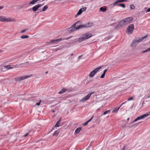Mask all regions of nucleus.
<instances>
[{
  "mask_svg": "<svg viewBox=\"0 0 150 150\" xmlns=\"http://www.w3.org/2000/svg\"><path fill=\"white\" fill-rule=\"evenodd\" d=\"M11 21L10 18H6L4 16H0V21L3 22H9Z\"/></svg>",
  "mask_w": 150,
  "mask_h": 150,
  "instance_id": "obj_9",
  "label": "nucleus"
},
{
  "mask_svg": "<svg viewBox=\"0 0 150 150\" xmlns=\"http://www.w3.org/2000/svg\"><path fill=\"white\" fill-rule=\"evenodd\" d=\"M119 1V0H117V1L114 2L113 4V6H115L116 5H117V4H117V3H120V1Z\"/></svg>",
  "mask_w": 150,
  "mask_h": 150,
  "instance_id": "obj_30",
  "label": "nucleus"
},
{
  "mask_svg": "<svg viewBox=\"0 0 150 150\" xmlns=\"http://www.w3.org/2000/svg\"><path fill=\"white\" fill-rule=\"evenodd\" d=\"M81 129L82 128L81 127H79L77 128L75 130V133H76V134H78L81 130Z\"/></svg>",
  "mask_w": 150,
  "mask_h": 150,
  "instance_id": "obj_20",
  "label": "nucleus"
},
{
  "mask_svg": "<svg viewBox=\"0 0 150 150\" xmlns=\"http://www.w3.org/2000/svg\"><path fill=\"white\" fill-rule=\"evenodd\" d=\"M48 6L47 5H46L44 6L42 9L40 11V12H41L42 11H46L48 8Z\"/></svg>",
  "mask_w": 150,
  "mask_h": 150,
  "instance_id": "obj_22",
  "label": "nucleus"
},
{
  "mask_svg": "<svg viewBox=\"0 0 150 150\" xmlns=\"http://www.w3.org/2000/svg\"><path fill=\"white\" fill-rule=\"evenodd\" d=\"M48 71H46V72H45V73L46 74H47L48 73Z\"/></svg>",
  "mask_w": 150,
  "mask_h": 150,
  "instance_id": "obj_63",
  "label": "nucleus"
},
{
  "mask_svg": "<svg viewBox=\"0 0 150 150\" xmlns=\"http://www.w3.org/2000/svg\"><path fill=\"white\" fill-rule=\"evenodd\" d=\"M91 96L88 93L87 95L85 96L84 98H82L80 100V102H84L85 101L87 100L90 98Z\"/></svg>",
  "mask_w": 150,
  "mask_h": 150,
  "instance_id": "obj_10",
  "label": "nucleus"
},
{
  "mask_svg": "<svg viewBox=\"0 0 150 150\" xmlns=\"http://www.w3.org/2000/svg\"><path fill=\"white\" fill-rule=\"evenodd\" d=\"M146 115H145L144 114H143L142 115L138 117V119H139V120L142 119L144 118H145L146 117L145 116Z\"/></svg>",
  "mask_w": 150,
  "mask_h": 150,
  "instance_id": "obj_24",
  "label": "nucleus"
},
{
  "mask_svg": "<svg viewBox=\"0 0 150 150\" xmlns=\"http://www.w3.org/2000/svg\"><path fill=\"white\" fill-rule=\"evenodd\" d=\"M30 76L28 75L23 76L21 77H18L15 78V80L17 81H19L21 80L27 79Z\"/></svg>",
  "mask_w": 150,
  "mask_h": 150,
  "instance_id": "obj_5",
  "label": "nucleus"
},
{
  "mask_svg": "<svg viewBox=\"0 0 150 150\" xmlns=\"http://www.w3.org/2000/svg\"><path fill=\"white\" fill-rule=\"evenodd\" d=\"M73 55H74V54H73V53H72V54H71V56H73Z\"/></svg>",
  "mask_w": 150,
  "mask_h": 150,
  "instance_id": "obj_62",
  "label": "nucleus"
},
{
  "mask_svg": "<svg viewBox=\"0 0 150 150\" xmlns=\"http://www.w3.org/2000/svg\"><path fill=\"white\" fill-rule=\"evenodd\" d=\"M92 81V80H91V79L90 80L88 81V83H90Z\"/></svg>",
  "mask_w": 150,
  "mask_h": 150,
  "instance_id": "obj_54",
  "label": "nucleus"
},
{
  "mask_svg": "<svg viewBox=\"0 0 150 150\" xmlns=\"http://www.w3.org/2000/svg\"><path fill=\"white\" fill-rule=\"evenodd\" d=\"M130 9H134L135 8V7L134 5L133 4L131 5L130 6Z\"/></svg>",
  "mask_w": 150,
  "mask_h": 150,
  "instance_id": "obj_32",
  "label": "nucleus"
},
{
  "mask_svg": "<svg viewBox=\"0 0 150 150\" xmlns=\"http://www.w3.org/2000/svg\"><path fill=\"white\" fill-rule=\"evenodd\" d=\"M120 3L124 2L126 1L127 0H119Z\"/></svg>",
  "mask_w": 150,
  "mask_h": 150,
  "instance_id": "obj_41",
  "label": "nucleus"
},
{
  "mask_svg": "<svg viewBox=\"0 0 150 150\" xmlns=\"http://www.w3.org/2000/svg\"><path fill=\"white\" fill-rule=\"evenodd\" d=\"M142 122H137V123H135V124H134L133 125L132 127H134V126H135V127H137V126L139 125Z\"/></svg>",
  "mask_w": 150,
  "mask_h": 150,
  "instance_id": "obj_28",
  "label": "nucleus"
},
{
  "mask_svg": "<svg viewBox=\"0 0 150 150\" xmlns=\"http://www.w3.org/2000/svg\"><path fill=\"white\" fill-rule=\"evenodd\" d=\"M31 10H32L31 8H30V9H28L27 10V11H31Z\"/></svg>",
  "mask_w": 150,
  "mask_h": 150,
  "instance_id": "obj_57",
  "label": "nucleus"
},
{
  "mask_svg": "<svg viewBox=\"0 0 150 150\" xmlns=\"http://www.w3.org/2000/svg\"><path fill=\"white\" fill-rule=\"evenodd\" d=\"M4 67H5V68H6L7 69H12L13 68V67H11V65H7L6 66H5Z\"/></svg>",
  "mask_w": 150,
  "mask_h": 150,
  "instance_id": "obj_29",
  "label": "nucleus"
},
{
  "mask_svg": "<svg viewBox=\"0 0 150 150\" xmlns=\"http://www.w3.org/2000/svg\"><path fill=\"white\" fill-rule=\"evenodd\" d=\"M3 7L2 6H0V9L3 8Z\"/></svg>",
  "mask_w": 150,
  "mask_h": 150,
  "instance_id": "obj_56",
  "label": "nucleus"
},
{
  "mask_svg": "<svg viewBox=\"0 0 150 150\" xmlns=\"http://www.w3.org/2000/svg\"><path fill=\"white\" fill-rule=\"evenodd\" d=\"M105 74L103 73V74H102L101 75V76L100 77V78H102V79L104 78L105 77Z\"/></svg>",
  "mask_w": 150,
  "mask_h": 150,
  "instance_id": "obj_38",
  "label": "nucleus"
},
{
  "mask_svg": "<svg viewBox=\"0 0 150 150\" xmlns=\"http://www.w3.org/2000/svg\"><path fill=\"white\" fill-rule=\"evenodd\" d=\"M147 37V35H146V36H145L144 37H143L141 38H140V39L141 40V41H142V40H144V39L146 37Z\"/></svg>",
  "mask_w": 150,
  "mask_h": 150,
  "instance_id": "obj_35",
  "label": "nucleus"
},
{
  "mask_svg": "<svg viewBox=\"0 0 150 150\" xmlns=\"http://www.w3.org/2000/svg\"><path fill=\"white\" fill-rule=\"evenodd\" d=\"M133 98L132 97H131L128 99V100H133Z\"/></svg>",
  "mask_w": 150,
  "mask_h": 150,
  "instance_id": "obj_45",
  "label": "nucleus"
},
{
  "mask_svg": "<svg viewBox=\"0 0 150 150\" xmlns=\"http://www.w3.org/2000/svg\"><path fill=\"white\" fill-rule=\"evenodd\" d=\"M71 37V36H70L65 38H64L62 39V40H67L69 39Z\"/></svg>",
  "mask_w": 150,
  "mask_h": 150,
  "instance_id": "obj_39",
  "label": "nucleus"
},
{
  "mask_svg": "<svg viewBox=\"0 0 150 150\" xmlns=\"http://www.w3.org/2000/svg\"><path fill=\"white\" fill-rule=\"evenodd\" d=\"M70 89H65L64 88H63L60 91H59L58 93L59 94H62L64 93L66 91H69V90H70Z\"/></svg>",
  "mask_w": 150,
  "mask_h": 150,
  "instance_id": "obj_14",
  "label": "nucleus"
},
{
  "mask_svg": "<svg viewBox=\"0 0 150 150\" xmlns=\"http://www.w3.org/2000/svg\"><path fill=\"white\" fill-rule=\"evenodd\" d=\"M103 106H102L100 108H98L97 109V110H100L101 108H103Z\"/></svg>",
  "mask_w": 150,
  "mask_h": 150,
  "instance_id": "obj_51",
  "label": "nucleus"
},
{
  "mask_svg": "<svg viewBox=\"0 0 150 150\" xmlns=\"http://www.w3.org/2000/svg\"><path fill=\"white\" fill-rule=\"evenodd\" d=\"M147 50L148 52L150 51V48H148L147 49Z\"/></svg>",
  "mask_w": 150,
  "mask_h": 150,
  "instance_id": "obj_55",
  "label": "nucleus"
},
{
  "mask_svg": "<svg viewBox=\"0 0 150 150\" xmlns=\"http://www.w3.org/2000/svg\"><path fill=\"white\" fill-rule=\"evenodd\" d=\"M28 134H29L28 133H27L23 135V137H26L27 136H28Z\"/></svg>",
  "mask_w": 150,
  "mask_h": 150,
  "instance_id": "obj_44",
  "label": "nucleus"
},
{
  "mask_svg": "<svg viewBox=\"0 0 150 150\" xmlns=\"http://www.w3.org/2000/svg\"><path fill=\"white\" fill-rule=\"evenodd\" d=\"M134 29L133 24L130 25L127 28L126 30V33L128 35L132 34Z\"/></svg>",
  "mask_w": 150,
  "mask_h": 150,
  "instance_id": "obj_3",
  "label": "nucleus"
},
{
  "mask_svg": "<svg viewBox=\"0 0 150 150\" xmlns=\"http://www.w3.org/2000/svg\"><path fill=\"white\" fill-rule=\"evenodd\" d=\"M83 11L81 10V9H80L77 13V15H81Z\"/></svg>",
  "mask_w": 150,
  "mask_h": 150,
  "instance_id": "obj_31",
  "label": "nucleus"
},
{
  "mask_svg": "<svg viewBox=\"0 0 150 150\" xmlns=\"http://www.w3.org/2000/svg\"><path fill=\"white\" fill-rule=\"evenodd\" d=\"M40 102H39L36 103V105L39 106L40 105Z\"/></svg>",
  "mask_w": 150,
  "mask_h": 150,
  "instance_id": "obj_50",
  "label": "nucleus"
},
{
  "mask_svg": "<svg viewBox=\"0 0 150 150\" xmlns=\"http://www.w3.org/2000/svg\"><path fill=\"white\" fill-rule=\"evenodd\" d=\"M144 115H146L145 116L146 117L147 116H149V115H150V111L147 112V113H146V114H144Z\"/></svg>",
  "mask_w": 150,
  "mask_h": 150,
  "instance_id": "obj_40",
  "label": "nucleus"
},
{
  "mask_svg": "<svg viewBox=\"0 0 150 150\" xmlns=\"http://www.w3.org/2000/svg\"><path fill=\"white\" fill-rule=\"evenodd\" d=\"M79 15H77V13L76 14L75 16V18H76Z\"/></svg>",
  "mask_w": 150,
  "mask_h": 150,
  "instance_id": "obj_59",
  "label": "nucleus"
},
{
  "mask_svg": "<svg viewBox=\"0 0 150 150\" xmlns=\"http://www.w3.org/2000/svg\"><path fill=\"white\" fill-rule=\"evenodd\" d=\"M125 102H126V101H125V102L123 103L121 105H123V104H124L125 103Z\"/></svg>",
  "mask_w": 150,
  "mask_h": 150,
  "instance_id": "obj_64",
  "label": "nucleus"
},
{
  "mask_svg": "<svg viewBox=\"0 0 150 150\" xmlns=\"http://www.w3.org/2000/svg\"><path fill=\"white\" fill-rule=\"evenodd\" d=\"M51 111L53 112H55V111L54 110H52Z\"/></svg>",
  "mask_w": 150,
  "mask_h": 150,
  "instance_id": "obj_58",
  "label": "nucleus"
},
{
  "mask_svg": "<svg viewBox=\"0 0 150 150\" xmlns=\"http://www.w3.org/2000/svg\"><path fill=\"white\" fill-rule=\"evenodd\" d=\"M125 21L124 20V18L122 19L120 21L119 23H120L121 26H122V27L124 26V25H126Z\"/></svg>",
  "mask_w": 150,
  "mask_h": 150,
  "instance_id": "obj_15",
  "label": "nucleus"
},
{
  "mask_svg": "<svg viewBox=\"0 0 150 150\" xmlns=\"http://www.w3.org/2000/svg\"><path fill=\"white\" fill-rule=\"evenodd\" d=\"M60 132V131L59 130V129H58L57 130H56L54 133L53 134L52 136H57V135Z\"/></svg>",
  "mask_w": 150,
  "mask_h": 150,
  "instance_id": "obj_19",
  "label": "nucleus"
},
{
  "mask_svg": "<svg viewBox=\"0 0 150 150\" xmlns=\"http://www.w3.org/2000/svg\"><path fill=\"white\" fill-rule=\"evenodd\" d=\"M110 112V110H106L103 112V114H102L101 115L102 116L103 115H105L108 114V113Z\"/></svg>",
  "mask_w": 150,
  "mask_h": 150,
  "instance_id": "obj_26",
  "label": "nucleus"
},
{
  "mask_svg": "<svg viewBox=\"0 0 150 150\" xmlns=\"http://www.w3.org/2000/svg\"><path fill=\"white\" fill-rule=\"evenodd\" d=\"M95 93V91H93V92H91V93H89V94L90 95V96H91V95L93 94H94Z\"/></svg>",
  "mask_w": 150,
  "mask_h": 150,
  "instance_id": "obj_47",
  "label": "nucleus"
},
{
  "mask_svg": "<svg viewBox=\"0 0 150 150\" xmlns=\"http://www.w3.org/2000/svg\"><path fill=\"white\" fill-rule=\"evenodd\" d=\"M86 7H85L83 8H81V10H82L83 11V12L85 11L86 10Z\"/></svg>",
  "mask_w": 150,
  "mask_h": 150,
  "instance_id": "obj_36",
  "label": "nucleus"
},
{
  "mask_svg": "<svg viewBox=\"0 0 150 150\" xmlns=\"http://www.w3.org/2000/svg\"><path fill=\"white\" fill-rule=\"evenodd\" d=\"M106 10V8L103 7H101L100 8V10L101 11L104 12Z\"/></svg>",
  "mask_w": 150,
  "mask_h": 150,
  "instance_id": "obj_23",
  "label": "nucleus"
},
{
  "mask_svg": "<svg viewBox=\"0 0 150 150\" xmlns=\"http://www.w3.org/2000/svg\"><path fill=\"white\" fill-rule=\"evenodd\" d=\"M92 36L91 33L87 32L82 35L78 39V41L79 42H81L82 41L88 39Z\"/></svg>",
  "mask_w": 150,
  "mask_h": 150,
  "instance_id": "obj_1",
  "label": "nucleus"
},
{
  "mask_svg": "<svg viewBox=\"0 0 150 150\" xmlns=\"http://www.w3.org/2000/svg\"><path fill=\"white\" fill-rule=\"evenodd\" d=\"M101 68V67L100 66L95 69L93 71H91L89 75L90 77H93L97 71Z\"/></svg>",
  "mask_w": 150,
  "mask_h": 150,
  "instance_id": "obj_4",
  "label": "nucleus"
},
{
  "mask_svg": "<svg viewBox=\"0 0 150 150\" xmlns=\"http://www.w3.org/2000/svg\"><path fill=\"white\" fill-rule=\"evenodd\" d=\"M94 117V116H93L91 118H90L89 120H88V121H87L88 122V123L89 122H90L91 120H92L93 119V117Z\"/></svg>",
  "mask_w": 150,
  "mask_h": 150,
  "instance_id": "obj_42",
  "label": "nucleus"
},
{
  "mask_svg": "<svg viewBox=\"0 0 150 150\" xmlns=\"http://www.w3.org/2000/svg\"><path fill=\"white\" fill-rule=\"evenodd\" d=\"M39 13V12H37V13L36 14H35V16H36V15L37 14H38V13Z\"/></svg>",
  "mask_w": 150,
  "mask_h": 150,
  "instance_id": "obj_60",
  "label": "nucleus"
},
{
  "mask_svg": "<svg viewBox=\"0 0 150 150\" xmlns=\"http://www.w3.org/2000/svg\"><path fill=\"white\" fill-rule=\"evenodd\" d=\"M88 122L87 121L86 122H84L83 124V126H86V125H87L88 124Z\"/></svg>",
  "mask_w": 150,
  "mask_h": 150,
  "instance_id": "obj_37",
  "label": "nucleus"
},
{
  "mask_svg": "<svg viewBox=\"0 0 150 150\" xmlns=\"http://www.w3.org/2000/svg\"><path fill=\"white\" fill-rule=\"evenodd\" d=\"M122 27L120 23H119V24L117 25L115 27V29L116 30L120 29Z\"/></svg>",
  "mask_w": 150,
  "mask_h": 150,
  "instance_id": "obj_21",
  "label": "nucleus"
},
{
  "mask_svg": "<svg viewBox=\"0 0 150 150\" xmlns=\"http://www.w3.org/2000/svg\"><path fill=\"white\" fill-rule=\"evenodd\" d=\"M43 4H39L35 5L31 8L32 10L33 11V12H35V11L38 10L39 8L42 6Z\"/></svg>",
  "mask_w": 150,
  "mask_h": 150,
  "instance_id": "obj_6",
  "label": "nucleus"
},
{
  "mask_svg": "<svg viewBox=\"0 0 150 150\" xmlns=\"http://www.w3.org/2000/svg\"><path fill=\"white\" fill-rule=\"evenodd\" d=\"M81 23H79V25H77L76 28V30H78L80 29H82L83 28H85V26H84V24H82V22L81 21Z\"/></svg>",
  "mask_w": 150,
  "mask_h": 150,
  "instance_id": "obj_11",
  "label": "nucleus"
},
{
  "mask_svg": "<svg viewBox=\"0 0 150 150\" xmlns=\"http://www.w3.org/2000/svg\"><path fill=\"white\" fill-rule=\"evenodd\" d=\"M40 0H33L32 1H30L28 4V5L27 6L28 7L30 6V4H34L35 3L39 1Z\"/></svg>",
  "mask_w": 150,
  "mask_h": 150,
  "instance_id": "obj_17",
  "label": "nucleus"
},
{
  "mask_svg": "<svg viewBox=\"0 0 150 150\" xmlns=\"http://www.w3.org/2000/svg\"><path fill=\"white\" fill-rule=\"evenodd\" d=\"M139 120V119L138 118V117H137L136 119H135L131 123V124H132L134 122H136L137 121Z\"/></svg>",
  "mask_w": 150,
  "mask_h": 150,
  "instance_id": "obj_33",
  "label": "nucleus"
},
{
  "mask_svg": "<svg viewBox=\"0 0 150 150\" xmlns=\"http://www.w3.org/2000/svg\"><path fill=\"white\" fill-rule=\"evenodd\" d=\"M111 37H111V36H110L107 37L106 38V39H107V40H108L110 39Z\"/></svg>",
  "mask_w": 150,
  "mask_h": 150,
  "instance_id": "obj_46",
  "label": "nucleus"
},
{
  "mask_svg": "<svg viewBox=\"0 0 150 150\" xmlns=\"http://www.w3.org/2000/svg\"><path fill=\"white\" fill-rule=\"evenodd\" d=\"M93 143V141H91V142L89 145V146L88 147H89L90 146H91L92 145Z\"/></svg>",
  "mask_w": 150,
  "mask_h": 150,
  "instance_id": "obj_48",
  "label": "nucleus"
},
{
  "mask_svg": "<svg viewBox=\"0 0 150 150\" xmlns=\"http://www.w3.org/2000/svg\"><path fill=\"white\" fill-rule=\"evenodd\" d=\"M93 25V23H88L86 24H84L85 28H88L92 26Z\"/></svg>",
  "mask_w": 150,
  "mask_h": 150,
  "instance_id": "obj_16",
  "label": "nucleus"
},
{
  "mask_svg": "<svg viewBox=\"0 0 150 150\" xmlns=\"http://www.w3.org/2000/svg\"><path fill=\"white\" fill-rule=\"evenodd\" d=\"M138 45V43L136 41V40H134L132 41V43L131 45V46L132 47H135Z\"/></svg>",
  "mask_w": 150,
  "mask_h": 150,
  "instance_id": "obj_13",
  "label": "nucleus"
},
{
  "mask_svg": "<svg viewBox=\"0 0 150 150\" xmlns=\"http://www.w3.org/2000/svg\"><path fill=\"white\" fill-rule=\"evenodd\" d=\"M29 36L26 35H23L21 36V38L22 39H25L28 38Z\"/></svg>",
  "mask_w": 150,
  "mask_h": 150,
  "instance_id": "obj_25",
  "label": "nucleus"
},
{
  "mask_svg": "<svg viewBox=\"0 0 150 150\" xmlns=\"http://www.w3.org/2000/svg\"><path fill=\"white\" fill-rule=\"evenodd\" d=\"M27 4L26 3H25V4H24L23 5V6H26V5Z\"/></svg>",
  "mask_w": 150,
  "mask_h": 150,
  "instance_id": "obj_61",
  "label": "nucleus"
},
{
  "mask_svg": "<svg viewBox=\"0 0 150 150\" xmlns=\"http://www.w3.org/2000/svg\"><path fill=\"white\" fill-rule=\"evenodd\" d=\"M136 41L137 42V43H138L139 42H141V39H140V38L138 40H136Z\"/></svg>",
  "mask_w": 150,
  "mask_h": 150,
  "instance_id": "obj_43",
  "label": "nucleus"
},
{
  "mask_svg": "<svg viewBox=\"0 0 150 150\" xmlns=\"http://www.w3.org/2000/svg\"><path fill=\"white\" fill-rule=\"evenodd\" d=\"M125 21L126 25L129 24L133 21V18L132 17H129L124 18Z\"/></svg>",
  "mask_w": 150,
  "mask_h": 150,
  "instance_id": "obj_8",
  "label": "nucleus"
},
{
  "mask_svg": "<svg viewBox=\"0 0 150 150\" xmlns=\"http://www.w3.org/2000/svg\"><path fill=\"white\" fill-rule=\"evenodd\" d=\"M62 40V38H60L56 40H51L50 41V43H57L58 42L61 41Z\"/></svg>",
  "mask_w": 150,
  "mask_h": 150,
  "instance_id": "obj_12",
  "label": "nucleus"
},
{
  "mask_svg": "<svg viewBox=\"0 0 150 150\" xmlns=\"http://www.w3.org/2000/svg\"><path fill=\"white\" fill-rule=\"evenodd\" d=\"M147 12H150V7L147 9Z\"/></svg>",
  "mask_w": 150,
  "mask_h": 150,
  "instance_id": "obj_53",
  "label": "nucleus"
},
{
  "mask_svg": "<svg viewBox=\"0 0 150 150\" xmlns=\"http://www.w3.org/2000/svg\"><path fill=\"white\" fill-rule=\"evenodd\" d=\"M79 23H81V21H79L76 22L72 25L70 27L68 28V31L69 32H73L77 30H76V27L77 24H79Z\"/></svg>",
  "mask_w": 150,
  "mask_h": 150,
  "instance_id": "obj_2",
  "label": "nucleus"
},
{
  "mask_svg": "<svg viewBox=\"0 0 150 150\" xmlns=\"http://www.w3.org/2000/svg\"><path fill=\"white\" fill-rule=\"evenodd\" d=\"M121 106V105L119 107H117L116 108H114L112 111V113H113L114 112H117L118 110H119V108H120Z\"/></svg>",
  "mask_w": 150,
  "mask_h": 150,
  "instance_id": "obj_18",
  "label": "nucleus"
},
{
  "mask_svg": "<svg viewBox=\"0 0 150 150\" xmlns=\"http://www.w3.org/2000/svg\"><path fill=\"white\" fill-rule=\"evenodd\" d=\"M61 121V119L60 118L56 122L54 126H53L52 127L50 132H52L53 130L54 129L55 127H58L61 126L62 125L61 124L60 122Z\"/></svg>",
  "mask_w": 150,
  "mask_h": 150,
  "instance_id": "obj_7",
  "label": "nucleus"
},
{
  "mask_svg": "<svg viewBox=\"0 0 150 150\" xmlns=\"http://www.w3.org/2000/svg\"><path fill=\"white\" fill-rule=\"evenodd\" d=\"M107 71V69H105L103 71V74H105L106 72Z\"/></svg>",
  "mask_w": 150,
  "mask_h": 150,
  "instance_id": "obj_49",
  "label": "nucleus"
},
{
  "mask_svg": "<svg viewBox=\"0 0 150 150\" xmlns=\"http://www.w3.org/2000/svg\"><path fill=\"white\" fill-rule=\"evenodd\" d=\"M148 52V51L147 50V49L145 50H144V51H143V52H142L143 53H145V52Z\"/></svg>",
  "mask_w": 150,
  "mask_h": 150,
  "instance_id": "obj_52",
  "label": "nucleus"
},
{
  "mask_svg": "<svg viewBox=\"0 0 150 150\" xmlns=\"http://www.w3.org/2000/svg\"><path fill=\"white\" fill-rule=\"evenodd\" d=\"M117 6H121L123 8H125L126 7L125 5L124 4H117Z\"/></svg>",
  "mask_w": 150,
  "mask_h": 150,
  "instance_id": "obj_27",
  "label": "nucleus"
},
{
  "mask_svg": "<svg viewBox=\"0 0 150 150\" xmlns=\"http://www.w3.org/2000/svg\"><path fill=\"white\" fill-rule=\"evenodd\" d=\"M28 30V28H25V29L23 30L22 31H21V32L20 33H24V32L27 31Z\"/></svg>",
  "mask_w": 150,
  "mask_h": 150,
  "instance_id": "obj_34",
  "label": "nucleus"
}]
</instances>
